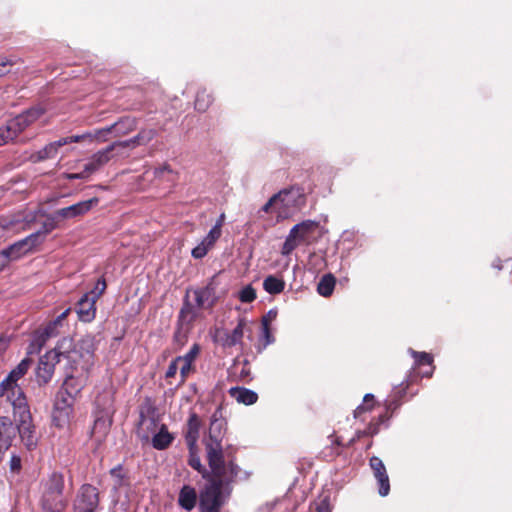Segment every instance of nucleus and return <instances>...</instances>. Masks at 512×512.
<instances>
[{"label":"nucleus","mask_w":512,"mask_h":512,"mask_svg":"<svg viewBox=\"0 0 512 512\" xmlns=\"http://www.w3.org/2000/svg\"><path fill=\"white\" fill-rule=\"evenodd\" d=\"M43 114L44 109L42 107H32L17 115L15 118L9 120L7 124L0 127V129L3 131V134H5L7 141L13 140Z\"/></svg>","instance_id":"4"},{"label":"nucleus","mask_w":512,"mask_h":512,"mask_svg":"<svg viewBox=\"0 0 512 512\" xmlns=\"http://www.w3.org/2000/svg\"><path fill=\"white\" fill-rule=\"evenodd\" d=\"M15 435V428L7 418H0V453L7 450Z\"/></svg>","instance_id":"25"},{"label":"nucleus","mask_w":512,"mask_h":512,"mask_svg":"<svg viewBox=\"0 0 512 512\" xmlns=\"http://www.w3.org/2000/svg\"><path fill=\"white\" fill-rule=\"evenodd\" d=\"M316 512H331L329 496H322L314 502Z\"/></svg>","instance_id":"47"},{"label":"nucleus","mask_w":512,"mask_h":512,"mask_svg":"<svg viewBox=\"0 0 512 512\" xmlns=\"http://www.w3.org/2000/svg\"><path fill=\"white\" fill-rule=\"evenodd\" d=\"M189 293V291L186 292L182 308L178 315L177 330L174 335L175 340L182 344L187 339L193 327V323L199 315L198 310L211 308L217 302L214 278L210 279L206 286L192 291L195 306L189 301Z\"/></svg>","instance_id":"2"},{"label":"nucleus","mask_w":512,"mask_h":512,"mask_svg":"<svg viewBox=\"0 0 512 512\" xmlns=\"http://www.w3.org/2000/svg\"><path fill=\"white\" fill-rule=\"evenodd\" d=\"M138 133L141 136L143 145L150 143L157 135L156 129L153 128L141 129Z\"/></svg>","instance_id":"49"},{"label":"nucleus","mask_w":512,"mask_h":512,"mask_svg":"<svg viewBox=\"0 0 512 512\" xmlns=\"http://www.w3.org/2000/svg\"><path fill=\"white\" fill-rule=\"evenodd\" d=\"M83 387L84 382L82 379L76 378L72 375H68L64 380L61 390H63L66 394H69L70 396L77 398Z\"/></svg>","instance_id":"30"},{"label":"nucleus","mask_w":512,"mask_h":512,"mask_svg":"<svg viewBox=\"0 0 512 512\" xmlns=\"http://www.w3.org/2000/svg\"><path fill=\"white\" fill-rule=\"evenodd\" d=\"M277 317V310L270 309L261 320L262 326H269L272 321H274Z\"/></svg>","instance_id":"52"},{"label":"nucleus","mask_w":512,"mask_h":512,"mask_svg":"<svg viewBox=\"0 0 512 512\" xmlns=\"http://www.w3.org/2000/svg\"><path fill=\"white\" fill-rule=\"evenodd\" d=\"M58 363L59 361L55 352H47L40 357L35 369V382L39 387L45 386L51 381Z\"/></svg>","instance_id":"10"},{"label":"nucleus","mask_w":512,"mask_h":512,"mask_svg":"<svg viewBox=\"0 0 512 512\" xmlns=\"http://www.w3.org/2000/svg\"><path fill=\"white\" fill-rule=\"evenodd\" d=\"M99 505V493L90 485H83L74 501L73 512H95Z\"/></svg>","instance_id":"8"},{"label":"nucleus","mask_w":512,"mask_h":512,"mask_svg":"<svg viewBox=\"0 0 512 512\" xmlns=\"http://www.w3.org/2000/svg\"><path fill=\"white\" fill-rule=\"evenodd\" d=\"M21 468V458L17 455H13L10 459V469L12 471H18Z\"/></svg>","instance_id":"57"},{"label":"nucleus","mask_w":512,"mask_h":512,"mask_svg":"<svg viewBox=\"0 0 512 512\" xmlns=\"http://www.w3.org/2000/svg\"><path fill=\"white\" fill-rule=\"evenodd\" d=\"M106 287H107V285H106L105 279L104 278H100L96 282L94 288L90 292H88L87 294H90L92 298L97 300L104 293Z\"/></svg>","instance_id":"46"},{"label":"nucleus","mask_w":512,"mask_h":512,"mask_svg":"<svg viewBox=\"0 0 512 512\" xmlns=\"http://www.w3.org/2000/svg\"><path fill=\"white\" fill-rule=\"evenodd\" d=\"M295 197L289 190H282L273 195L262 207V211L269 213L272 209L278 211L279 216H283L284 209L294 205Z\"/></svg>","instance_id":"16"},{"label":"nucleus","mask_w":512,"mask_h":512,"mask_svg":"<svg viewBox=\"0 0 512 512\" xmlns=\"http://www.w3.org/2000/svg\"><path fill=\"white\" fill-rule=\"evenodd\" d=\"M98 203L97 198H91L85 201L78 202L68 207L58 209L54 212V219L66 220L82 216L89 212L91 208Z\"/></svg>","instance_id":"14"},{"label":"nucleus","mask_w":512,"mask_h":512,"mask_svg":"<svg viewBox=\"0 0 512 512\" xmlns=\"http://www.w3.org/2000/svg\"><path fill=\"white\" fill-rule=\"evenodd\" d=\"M110 474L116 480V484L115 485L116 486H121L123 478H124V475L122 473V466L118 465L117 467H114L113 469H111Z\"/></svg>","instance_id":"51"},{"label":"nucleus","mask_w":512,"mask_h":512,"mask_svg":"<svg viewBox=\"0 0 512 512\" xmlns=\"http://www.w3.org/2000/svg\"><path fill=\"white\" fill-rule=\"evenodd\" d=\"M400 406V402L397 399H391L385 401V408L386 412L384 414L379 415L378 422L371 423L367 430L364 431H358L357 436L361 437V435L368 434V435H375L379 431V425L386 422L392 415V413L398 409Z\"/></svg>","instance_id":"21"},{"label":"nucleus","mask_w":512,"mask_h":512,"mask_svg":"<svg viewBox=\"0 0 512 512\" xmlns=\"http://www.w3.org/2000/svg\"><path fill=\"white\" fill-rule=\"evenodd\" d=\"M211 248L212 247L210 245L206 244V242L202 240L195 248L192 249V257L195 259H202L207 255Z\"/></svg>","instance_id":"45"},{"label":"nucleus","mask_w":512,"mask_h":512,"mask_svg":"<svg viewBox=\"0 0 512 512\" xmlns=\"http://www.w3.org/2000/svg\"><path fill=\"white\" fill-rule=\"evenodd\" d=\"M115 144H116L119 152L122 153V155L124 154V150H126V149H134L137 146H144L139 133L130 139L123 140V141H115Z\"/></svg>","instance_id":"37"},{"label":"nucleus","mask_w":512,"mask_h":512,"mask_svg":"<svg viewBox=\"0 0 512 512\" xmlns=\"http://www.w3.org/2000/svg\"><path fill=\"white\" fill-rule=\"evenodd\" d=\"M117 156H122V153L119 152L115 142H113L106 148L99 150L92 155L89 161L85 164L86 173H95L101 167L107 164L112 158Z\"/></svg>","instance_id":"12"},{"label":"nucleus","mask_w":512,"mask_h":512,"mask_svg":"<svg viewBox=\"0 0 512 512\" xmlns=\"http://www.w3.org/2000/svg\"><path fill=\"white\" fill-rule=\"evenodd\" d=\"M49 352H55L59 362L64 358L69 363H77L80 358V353L76 349L73 339L69 337L62 338L58 341L56 347Z\"/></svg>","instance_id":"18"},{"label":"nucleus","mask_w":512,"mask_h":512,"mask_svg":"<svg viewBox=\"0 0 512 512\" xmlns=\"http://www.w3.org/2000/svg\"><path fill=\"white\" fill-rule=\"evenodd\" d=\"M4 230H5V226L4 225H0V238L2 237V235L4 233Z\"/></svg>","instance_id":"64"},{"label":"nucleus","mask_w":512,"mask_h":512,"mask_svg":"<svg viewBox=\"0 0 512 512\" xmlns=\"http://www.w3.org/2000/svg\"><path fill=\"white\" fill-rule=\"evenodd\" d=\"M302 244L296 236L290 231L288 236L285 239V242L283 243L281 253L284 256H288L292 253V251L298 246Z\"/></svg>","instance_id":"40"},{"label":"nucleus","mask_w":512,"mask_h":512,"mask_svg":"<svg viewBox=\"0 0 512 512\" xmlns=\"http://www.w3.org/2000/svg\"><path fill=\"white\" fill-rule=\"evenodd\" d=\"M7 399L11 402L13 406V415L17 427H19V425H24L32 421L30 409L27 404L25 394L23 393L22 390H18V395L16 396L8 395Z\"/></svg>","instance_id":"13"},{"label":"nucleus","mask_w":512,"mask_h":512,"mask_svg":"<svg viewBox=\"0 0 512 512\" xmlns=\"http://www.w3.org/2000/svg\"><path fill=\"white\" fill-rule=\"evenodd\" d=\"M7 343L4 339L0 338V353L6 349Z\"/></svg>","instance_id":"62"},{"label":"nucleus","mask_w":512,"mask_h":512,"mask_svg":"<svg viewBox=\"0 0 512 512\" xmlns=\"http://www.w3.org/2000/svg\"><path fill=\"white\" fill-rule=\"evenodd\" d=\"M69 311V309L65 310L54 320L48 322L44 327L39 328L35 332L33 340L29 345L28 353L39 352L49 338L55 337L59 333V329L63 325V320L66 318Z\"/></svg>","instance_id":"5"},{"label":"nucleus","mask_w":512,"mask_h":512,"mask_svg":"<svg viewBox=\"0 0 512 512\" xmlns=\"http://www.w3.org/2000/svg\"><path fill=\"white\" fill-rule=\"evenodd\" d=\"M224 218H225V215L221 214L220 217L218 218V220L216 221V223H220V229L221 230H222V225H223V222H224Z\"/></svg>","instance_id":"63"},{"label":"nucleus","mask_w":512,"mask_h":512,"mask_svg":"<svg viewBox=\"0 0 512 512\" xmlns=\"http://www.w3.org/2000/svg\"><path fill=\"white\" fill-rule=\"evenodd\" d=\"M199 352H200V346L198 344H194L185 355L176 357L177 361H179V363H182V365L180 367V374H181L182 380H184L190 373L191 368H192V363L198 356Z\"/></svg>","instance_id":"28"},{"label":"nucleus","mask_w":512,"mask_h":512,"mask_svg":"<svg viewBox=\"0 0 512 512\" xmlns=\"http://www.w3.org/2000/svg\"><path fill=\"white\" fill-rule=\"evenodd\" d=\"M225 431L226 422L222 419L221 412L216 410L211 417L208 434L203 438L206 459H209L214 466H216V462L219 460V455L225 456L222 445Z\"/></svg>","instance_id":"3"},{"label":"nucleus","mask_w":512,"mask_h":512,"mask_svg":"<svg viewBox=\"0 0 512 512\" xmlns=\"http://www.w3.org/2000/svg\"><path fill=\"white\" fill-rule=\"evenodd\" d=\"M222 230L220 229V223H215V225L210 229L207 236L203 239L206 244L211 247L214 246L215 242L220 238Z\"/></svg>","instance_id":"41"},{"label":"nucleus","mask_w":512,"mask_h":512,"mask_svg":"<svg viewBox=\"0 0 512 512\" xmlns=\"http://www.w3.org/2000/svg\"><path fill=\"white\" fill-rule=\"evenodd\" d=\"M111 420H109V412H105L102 416H98L94 421L93 433H101L105 435L109 429Z\"/></svg>","instance_id":"38"},{"label":"nucleus","mask_w":512,"mask_h":512,"mask_svg":"<svg viewBox=\"0 0 512 512\" xmlns=\"http://www.w3.org/2000/svg\"><path fill=\"white\" fill-rule=\"evenodd\" d=\"M373 474H374V477H375L376 479L381 478V477H388V474H387L386 468L379 469V470H374V471H373Z\"/></svg>","instance_id":"61"},{"label":"nucleus","mask_w":512,"mask_h":512,"mask_svg":"<svg viewBox=\"0 0 512 512\" xmlns=\"http://www.w3.org/2000/svg\"><path fill=\"white\" fill-rule=\"evenodd\" d=\"M11 261L5 250L0 251V271L3 270Z\"/></svg>","instance_id":"59"},{"label":"nucleus","mask_w":512,"mask_h":512,"mask_svg":"<svg viewBox=\"0 0 512 512\" xmlns=\"http://www.w3.org/2000/svg\"><path fill=\"white\" fill-rule=\"evenodd\" d=\"M57 155V151L51 143L47 144L43 149L38 152L32 154L30 156V160L33 163H38L47 159L54 158Z\"/></svg>","instance_id":"34"},{"label":"nucleus","mask_w":512,"mask_h":512,"mask_svg":"<svg viewBox=\"0 0 512 512\" xmlns=\"http://www.w3.org/2000/svg\"><path fill=\"white\" fill-rule=\"evenodd\" d=\"M285 281L275 275H268L263 281V289L271 295H277L283 292Z\"/></svg>","instance_id":"31"},{"label":"nucleus","mask_w":512,"mask_h":512,"mask_svg":"<svg viewBox=\"0 0 512 512\" xmlns=\"http://www.w3.org/2000/svg\"><path fill=\"white\" fill-rule=\"evenodd\" d=\"M317 227V222L312 220H305L299 224L294 225L290 231L301 243H304L309 240V237L316 231Z\"/></svg>","instance_id":"26"},{"label":"nucleus","mask_w":512,"mask_h":512,"mask_svg":"<svg viewBox=\"0 0 512 512\" xmlns=\"http://www.w3.org/2000/svg\"><path fill=\"white\" fill-rule=\"evenodd\" d=\"M76 398L66 394L63 390H60L54 404V420H68Z\"/></svg>","instance_id":"17"},{"label":"nucleus","mask_w":512,"mask_h":512,"mask_svg":"<svg viewBox=\"0 0 512 512\" xmlns=\"http://www.w3.org/2000/svg\"><path fill=\"white\" fill-rule=\"evenodd\" d=\"M200 492L197 493L196 489L191 485H183L178 495V505L186 510H193L197 502H200Z\"/></svg>","instance_id":"22"},{"label":"nucleus","mask_w":512,"mask_h":512,"mask_svg":"<svg viewBox=\"0 0 512 512\" xmlns=\"http://www.w3.org/2000/svg\"><path fill=\"white\" fill-rule=\"evenodd\" d=\"M21 441L27 449L31 450L37 446L38 435L34 424L31 422L17 427Z\"/></svg>","instance_id":"24"},{"label":"nucleus","mask_w":512,"mask_h":512,"mask_svg":"<svg viewBox=\"0 0 512 512\" xmlns=\"http://www.w3.org/2000/svg\"><path fill=\"white\" fill-rule=\"evenodd\" d=\"M201 422L196 413H191L186 424L185 441L189 450L196 448Z\"/></svg>","instance_id":"23"},{"label":"nucleus","mask_w":512,"mask_h":512,"mask_svg":"<svg viewBox=\"0 0 512 512\" xmlns=\"http://www.w3.org/2000/svg\"><path fill=\"white\" fill-rule=\"evenodd\" d=\"M378 483V493L380 496L385 497L390 492L389 477H381L376 479Z\"/></svg>","instance_id":"48"},{"label":"nucleus","mask_w":512,"mask_h":512,"mask_svg":"<svg viewBox=\"0 0 512 512\" xmlns=\"http://www.w3.org/2000/svg\"><path fill=\"white\" fill-rule=\"evenodd\" d=\"M157 431L158 420L155 416L154 408L149 406L145 410L141 409L137 428L138 437L142 441L148 442L151 436H153Z\"/></svg>","instance_id":"11"},{"label":"nucleus","mask_w":512,"mask_h":512,"mask_svg":"<svg viewBox=\"0 0 512 512\" xmlns=\"http://www.w3.org/2000/svg\"><path fill=\"white\" fill-rule=\"evenodd\" d=\"M23 62L21 58L11 55L0 58V78L11 72V67Z\"/></svg>","instance_id":"36"},{"label":"nucleus","mask_w":512,"mask_h":512,"mask_svg":"<svg viewBox=\"0 0 512 512\" xmlns=\"http://www.w3.org/2000/svg\"><path fill=\"white\" fill-rule=\"evenodd\" d=\"M96 301L90 294H84L77 303L76 312L83 322H91L96 315Z\"/></svg>","instance_id":"20"},{"label":"nucleus","mask_w":512,"mask_h":512,"mask_svg":"<svg viewBox=\"0 0 512 512\" xmlns=\"http://www.w3.org/2000/svg\"><path fill=\"white\" fill-rule=\"evenodd\" d=\"M39 240L38 234H30L24 239H21L7 248H5V252L11 259V261L18 260L22 256L31 252L34 248L37 247V242Z\"/></svg>","instance_id":"15"},{"label":"nucleus","mask_w":512,"mask_h":512,"mask_svg":"<svg viewBox=\"0 0 512 512\" xmlns=\"http://www.w3.org/2000/svg\"><path fill=\"white\" fill-rule=\"evenodd\" d=\"M84 140L93 141V140H98V139L95 137V132L94 133H84L81 135L68 136L69 143H77V142H81Z\"/></svg>","instance_id":"50"},{"label":"nucleus","mask_w":512,"mask_h":512,"mask_svg":"<svg viewBox=\"0 0 512 512\" xmlns=\"http://www.w3.org/2000/svg\"><path fill=\"white\" fill-rule=\"evenodd\" d=\"M64 477L62 474L53 472L45 484V490L42 497L43 506L65 504L67 500L63 496Z\"/></svg>","instance_id":"6"},{"label":"nucleus","mask_w":512,"mask_h":512,"mask_svg":"<svg viewBox=\"0 0 512 512\" xmlns=\"http://www.w3.org/2000/svg\"><path fill=\"white\" fill-rule=\"evenodd\" d=\"M334 287V276L332 274H326L320 279L317 285V292L323 297H329L333 293Z\"/></svg>","instance_id":"32"},{"label":"nucleus","mask_w":512,"mask_h":512,"mask_svg":"<svg viewBox=\"0 0 512 512\" xmlns=\"http://www.w3.org/2000/svg\"><path fill=\"white\" fill-rule=\"evenodd\" d=\"M212 96L205 89L198 91L195 99V108L200 112H205L212 103Z\"/></svg>","instance_id":"35"},{"label":"nucleus","mask_w":512,"mask_h":512,"mask_svg":"<svg viewBox=\"0 0 512 512\" xmlns=\"http://www.w3.org/2000/svg\"><path fill=\"white\" fill-rule=\"evenodd\" d=\"M58 222H60L59 219H54V213L43 222L41 229L34 233L39 236L37 246L44 242L45 236L57 227Z\"/></svg>","instance_id":"33"},{"label":"nucleus","mask_w":512,"mask_h":512,"mask_svg":"<svg viewBox=\"0 0 512 512\" xmlns=\"http://www.w3.org/2000/svg\"><path fill=\"white\" fill-rule=\"evenodd\" d=\"M209 469L202 465L197 454V447L189 450V465L198 471L206 481L200 489L199 512H221L222 507L228 502L232 483L235 481L240 468L232 459H226L219 455L216 466L207 459Z\"/></svg>","instance_id":"1"},{"label":"nucleus","mask_w":512,"mask_h":512,"mask_svg":"<svg viewBox=\"0 0 512 512\" xmlns=\"http://www.w3.org/2000/svg\"><path fill=\"white\" fill-rule=\"evenodd\" d=\"M229 392L231 397H233L238 403H243L245 405L254 404L258 399L256 392L244 387H233Z\"/></svg>","instance_id":"29"},{"label":"nucleus","mask_w":512,"mask_h":512,"mask_svg":"<svg viewBox=\"0 0 512 512\" xmlns=\"http://www.w3.org/2000/svg\"><path fill=\"white\" fill-rule=\"evenodd\" d=\"M179 368V361H177V358H175L168 366L166 370V378H172L176 375Z\"/></svg>","instance_id":"53"},{"label":"nucleus","mask_w":512,"mask_h":512,"mask_svg":"<svg viewBox=\"0 0 512 512\" xmlns=\"http://www.w3.org/2000/svg\"><path fill=\"white\" fill-rule=\"evenodd\" d=\"M67 505L65 504H56V505H46L43 506L45 512H63Z\"/></svg>","instance_id":"55"},{"label":"nucleus","mask_w":512,"mask_h":512,"mask_svg":"<svg viewBox=\"0 0 512 512\" xmlns=\"http://www.w3.org/2000/svg\"><path fill=\"white\" fill-rule=\"evenodd\" d=\"M91 175V173H86V166L79 173H67L65 174V178L68 180H76V179H86Z\"/></svg>","instance_id":"54"},{"label":"nucleus","mask_w":512,"mask_h":512,"mask_svg":"<svg viewBox=\"0 0 512 512\" xmlns=\"http://www.w3.org/2000/svg\"><path fill=\"white\" fill-rule=\"evenodd\" d=\"M137 119L131 116H125L110 126L98 129L95 131V137L98 141H106L107 135L114 133L115 137H120L129 134L137 128Z\"/></svg>","instance_id":"9"},{"label":"nucleus","mask_w":512,"mask_h":512,"mask_svg":"<svg viewBox=\"0 0 512 512\" xmlns=\"http://www.w3.org/2000/svg\"><path fill=\"white\" fill-rule=\"evenodd\" d=\"M32 364V360L28 357L24 358L0 384V396H16L18 390L21 388L18 386L17 381L22 378L29 370Z\"/></svg>","instance_id":"7"},{"label":"nucleus","mask_w":512,"mask_h":512,"mask_svg":"<svg viewBox=\"0 0 512 512\" xmlns=\"http://www.w3.org/2000/svg\"><path fill=\"white\" fill-rule=\"evenodd\" d=\"M173 440L174 436L169 433L165 424H161L158 431L151 437L152 446L157 450L168 448Z\"/></svg>","instance_id":"27"},{"label":"nucleus","mask_w":512,"mask_h":512,"mask_svg":"<svg viewBox=\"0 0 512 512\" xmlns=\"http://www.w3.org/2000/svg\"><path fill=\"white\" fill-rule=\"evenodd\" d=\"M375 405V397L373 394H366L363 397V403L354 409V418L359 417L363 412L370 411Z\"/></svg>","instance_id":"39"},{"label":"nucleus","mask_w":512,"mask_h":512,"mask_svg":"<svg viewBox=\"0 0 512 512\" xmlns=\"http://www.w3.org/2000/svg\"><path fill=\"white\" fill-rule=\"evenodd\" d=\"M167 175V180H173L174 179V172L170 165L163 164L154 170V176L156 178H165Z\"/></svg>","instance_id":"43"},{"label":"nucleus","mask_w":512,"mask_h":512,"mask_svg":"<svg viewBox=\"0 0 512 512\" xmlns=\"http://www.w3.org/2000/svg\"><path fill=\"white\" fill-rule=\"evenodd\" d=\"M262 333H263V336H264V338L266 340L265 345H264V347H266L267 345L271 344L273 342V340H274L272 335H271V333H270L269 326H262Z\"/></svg>","instance_id":"58"},{"label":"nucleus","mask_w":512,"mask_h":512,"mask_svg":"<svg viewBox=\"0 0 512 512\" xmlns=\"http://www.w3.org/2000/svg\"><path fill=\"white\" fill-rule=\"evenodd\" d=\"M411 353L415 359V363L418 366L431 365L433 362L432 356L426 352H417V351L411 350Z\"/></svg>","instance_id":"44"},{"label":"nucleus","mask_w":512,"mask_h":512,"mask_svg":"<svg viewBox=\"0 0 512 512\" xmlns=\"http://www.w3.org/2000/svg\"><path fill=\"white\" fill-rule=\"evenodd\" d=\"M238 297L242 303H250L255 300L256 291L251 285H247L239 292Z\"/></svg>","instance_id":"42"},{"label":"nucleus","mask_w":512,"mask_h":512,"mask_svg":"<svg viewBox=\"0 0 512 512\" xmlns=\"http://www.w3.org/2000/svg\"><path fill=\"white\" fill-rule=\"evenodd\" d=\"M370 467L374 471L385 468V465L380 458L373 456L370 458Z\"/></svg>","instance_id":"56"},{"label":"nucleus","mask_w":512,"mask_h":512,"mask_svg":"<svg viewBox=\"0 0 512 512\" xmlns=\"http://www.w3.org/2000/svg\"><path fill=\"white\" fill-rule=\"evenodd\" d=\"M70 144L68 141V137L61 138L57 141L51 142V145L54 146L55 150L58 152V149L64 145Z\"/></svg>","instance_id":"60"},{"label":"nucleus","mask_w":512,"mask_h":512,"mask_svg":"<svg viewBox=\"0 0 512 512\" xmlns=\"http://www.w3.org/2000/svg\"><path fill=\"white\" fill-rule=\"evenodd\" d=\"M245 328H246V320L241 318V319H239L238 324L232 330V332L224 331L223 334L219 336L217 341L224 348H230V347H233L236 345H241Z\"/></svg>","instance_id":"19"}]
</instances>
